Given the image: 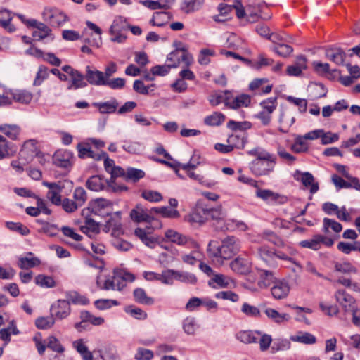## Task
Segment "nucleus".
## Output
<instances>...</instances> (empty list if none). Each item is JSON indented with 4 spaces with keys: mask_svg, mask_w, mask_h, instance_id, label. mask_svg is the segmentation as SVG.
Listing matches in <instances>:
<instances>
[{
    "mask_svg": "<svg viewBox=\"0 0 360 360\" xmlns=\"http://www.w3.org/2000/svg\"><path fill=\"white\" fill-rule=\"evenodd\" d=\"M225 115L219 112H214L205 117L204 123L208 126H219L225 120Z\"/></svg>",
    "mask_w": 360,
    "mask_h": 360,
    "instance_id": "obj_32",
    "label": "nucleus"
},
{
    "mask_svg": "<svg viewBox=\"0 0 360 360\" xmlns=\"http://www.w3.org/2000/svg\"><path fill=\"white\" fill-rule=\"evenodd\" d=\"M250 96L248 94H242L233 98L231 109L236 110L243 106L248 107L250 105Z\"/></svg>",
    "mask_w": 360,
    "mask_h": 360,
    "instance_id": "obj_35",
    "label": "nucleus"
},
{
    "mask_svg": "<svg viewBox=\"0 0 360 360\" xmlns=\"http://www.w3.org/2000/svg\"><path fill=\"white\" fill-rule=\"evenodd\" d=\"M127 27L128 25L122 17L116 18L110 27V34L112 35L115 33L122 32V31L126 30Z\"/></svg>",
    "mask_w": 360,
    "mask_h": 360,
    "instance_id": "obj_41",
    "label": "nucleus"
},
{
    "mask_svg": "<svg viewBox=\"0 0 360 360\" xmlns=\"http://www.w3.org/2000/svg\"><path fill=\"white\" fill-rule=\"evenodd\" d=\"M42 17L52 27H59L68 20V16L56 8H44Z\"/></svg>",
    "mask_w": 360,
    "mask_h": 360,
    "instance_id": "obj_3",
    "label": "nucleus"
},
{
    "mask_svg": "<svg viewBox=\"0 0 360 360\" xmlns=\"http://www.w3.org/2000/svg\"><path fill=\"white\" fill-rule=\"evenodd\" d=\"M256 196L262 199L264 201H269L271 202H278L283 203L286 200V198L279 193H274L269 189L258 188L256 191Z\"/></svg>",
    "mask_w": 360,
    "mask_h": 360,
    "instance_id": "obj_18",
    "label": "nucleus"
},
{
    "mask_svg": "<svg viewBox=\"0 0 360 360\" xmlns=\"http://www.w3.org/2000/svg\"><path fill=\"white\" fill-rule=\"evenodd\" d=\"M197 328L194 317H186L183 321L184 331L188 335H194Z\"/></svg>",
    "mask_w": 360,
    "mask_h": 360,
    "instance_id": "obj_52",
    "label": "nucleus"
},
{
    "mask_svg": "<svg viewBox=\"0 0 360 360\" xmlns=\"http://www.w3.org/2000/svg\"><path fill=\"white\" fill-rule=\"evenodd\" d=\"M131 219L137 223L145 221L151 222L154 218L147 213L143 206L141 204H137L130 212Z\"/></svg>",
    "mask_w": 360,
    "mask_h": 360,
    "instance_id": "obj_17",
    "label": "nucleus"
},
{
    "mask_svg": "<svg viewBox=\"0 0 360 360\" xmlns=\"http://www.w3.org/2000/svg\"><path fill=\"white\" fill-rule=\"evenodd\" d=\"M6 227L11 231L19 232L22 236H27L30 233L29 229L21 223L7 221Z\"/></svg>",
    "mask_w": 360,
    "mask_h": 360,
    "instance_id": "obj_61",
    "label": "nucleus"
},
{
    "mask_svg": "<svg viewBox=\"0 0 360 360\" xmlns=\"http://www.w3.org/2000/svg\"><path fill=\"white\" fill-rule=\"evenodd\" d=\"M12 96L15 101L23 104L30 103L32 99V94L25 90H17L12 93Z\"/></svg>",
    "mask_w": 360,
    "mask_h": 360,
    "instance_id": "obj_40",
    "label": "nucleus"
},
{
    "mask_svg": "<svg viewBox=\"0 0 360 360\" xmlns=\"http://www.w3.org/2000/svg\"><path fill=\"white\" fill-rule=\"evenodd\" d=\"M227 142L233 146V148H243L248 142V139L245 136L231 134L228 137Z\"/></svg>",
    "mask_w": 360,
    "mask_h": 360,
    "instance_id": "obj_46",
    "label": "nucleus"
},
{
    "mask_svg": "<svg viewBox=\"0 0 360 360\" xmlns=\"http://www.w3.org/2000/svg\"><path fill=\"white\" fill-rule=\"evenodd\" d=\"M271 292L272 296L276 300L284 299L288 296L290 292L289 284L285 280H277L273 284V286L271 289Z\"/></svg>",
    "mask_w": 360,
    "mask_h": 360,
    "instance_id": "obj_13",
    "label": "nucleus"
},
{
    "mask_svg": "<svg viewBox=\"0 0 360 360\" xmlns=\"http://www.w3.org/2000/svg\"><path fill=\"white\" fill-rule=\"evenodd\" d=\"M144 176L145 172L141 169L134 167H128L126 170L125 180L127 181H132L136 183Z\"/></svg>",
    "mask_w": 360,
    "mask_h": 360,
    "instance_id": "obj_33",
    "label": "nucleus"
},
{
    "mask_svg": "<svg viewBox=\"0 0 360 360\" xmlns=\"http://www.w3.org/2000/svg\"><path fill=\"white\" fill-rule=\"evenodd\" d=\"M49 77V68L44 65H40L37 72L36 77L34 80V86L41 85L43 80Z\"/></svg>",
    "mask_w": 360,
    "mask_h": 360,
    "instance_id": "obj_60",
    "label": "nucleus"
},
{
    "mask_svg": "<svg viewBox=\"0 0 360 360\" xmlns=\"http://www.w3.org/2000/svg\"><path fill=\"white\" fill-rule=\"evenodd\" d=\"M240 249V240L233 236H226L221 240V245H217L215 240L210 241L207 252L210 257L229 259L236 255Z\"/></svg>",
    "mask_w": 360,
    "mask_h": 360,
    "instance_id": "obj_1",
    "label": "nucleus"
},
{
    "mask_svg": "<svg viewBox=\"0 0 360 360\" xmlns=\"http://www.w3.org/2000/svg\"><path fill=\"white\" fill-rule=\"evenodd\" d=\"M75 202L79 207H82L87 200V194L82 187H77L73 193Z\"/></svg>",
    "mask_w": 360,
    "mask_h": 360,
    "instance_id": "obj_54",
    "label": "nucleus"
},
{
    "mask_svg": "<svg viewBox=\"0 0 360 360\" xmlns=\"http://www.w3.org/2000/svg\"><path fill=\"white\" fill-rule=\"evenodd\" d=\"M85 217V226L81 227L83 233L88 234L89 232L93 233H98L100 231L99 226L92 218L89 217V214L86 213L84 216Z\"/></svg>",
    "mask_w": 360,
    "mask_h": 360,
    "instance_id": "obj_31",
    "label": "nucleus"
},
{
    "mask_svg": "<svg viewBox=\"0 0 360 360\" xmlns=\"http://www.w3.org/2000/svg\"><path fill=\"white\" fill-rule=\"evenodd\" d=\"M12 19V13L9 10L2 9L0 11V26L8 32L15 31V27L11 24Z\"/></svg>",
    "mask_w": 360,
    "mask_h": 360,
    "instance_id": "obj_26",
    "label": "nucleus"
},
{
    "mask_svg": "<svg viewBox=\"0 0 360 360\" xmlns=\"http://www.w3.org/2000/svg\"><path fill=\"white\" fill-rule=\"evenodd\" d=\"M53 162L58 167L70 169L74 162L73 153L68 150H58L53 156Z\"/></svg>",
    "mask_w": 360,
    "mask_h": 360,
    "instance_id": "obj_5",
    "label": "nucleus"
},
{
    "mask_svg": "<svg viewBox=\"0 0 360 360\" xmlns=\"http://www.w3.org/2000/svg\"><path fill=\"white\" fill-rule=\"evenodd\" d=\"M105 191L115 193H120L128 191V187L123 184H119L116 180H108Z\"/></svg>",
    "mask_w": 360,
    "mask_h": 360,
    "instance_id": "obj_53",
    "label": "nucleus"
},
{
    "mask_svg": "<svg viewBox=\"0 0 360 360\" xmlns=\"http://www.w3.org/2000/svg\"><path fill=\"white\" fill-rule=\"evenodd\" d=\"M70 77L71 82L67 87L68 90H76L87 86V82L85 81V75H83L79 70H76L75 72L70 75Z\"/></svg>",
    "mask_w": 360,
    "mask_h": 360,
    "instance_id": "obj_25",
    "label": "nucleus"
},
{
    "mask_svg": "<svg viewBox=\"0 0 360 360\" xmlns=\"http://www.w3.org/2000/svg\"><path fill=\"white\" fill-rule=\"evenodd\" d=\"M262 260L271 269L277 267L278 264L275 259L276 250H272L266 246H262L257 250Z\"/></svg>",
    "mask_w": 360,
    "mask_h": 360,
    "instance_id": "obj_16",
    "label": "nucleus"
},
{
    "mask_svg": "<svg viewBox=\"0 0 360 360\" xmlns=\"http://www.w3.org/2000/svg\"><path fill=\"white\" fill-rule=\"evenodd\" d=\"M231 269L238 274H247L250 272V262L244 258L237 257L230 263Z\"/></svg>",
    "mask_w": 360,
    "mask_h": 360,
    "instance_id": "obj_21",
    "label": "nucleus"
},
{
    "mask_svg": "<svg viewBox=\"0 0 360 360\" xmlns=\"http://www.w3.org/2000/svg\"><path fill=\"white\" fill-rule=\"evenodd\" d=\"M207 207L197 205L189 214L184 217V219L192 224H202L207 220Z\"/></svg>",
    "mask_w": 360,
    "mask_h": 360,
    "instance_id": "obj_6",
    "label": "nucleus"
},
{
    "mask_svg": "<svg viewBox=\"0 0 360 360\" xmlns=\"http://www.w3.org/2000/svg\"><path fill=\"white\" fill-rule=\"evenodd\" d=\"M107 181L108 179H104L100 175H94L87 179L86 182V186L88 189L93 191L105 190Z\"/></svg>",
    "mask_w": 360,
    "mask_h": 360,
    "instance_id": "obj_23",
    "label": "nucleus"
},
{
    "mask_svg": "<svg viewBox=\"0 0 360 360\" xmlns=\"http://www.w3.org/2000/svg\"><path fill=\"white\" fill-rule=\"evenodd\" d=\"M119 302L115 300L99 299L94 302L95 307L99 310L110 309L112 306H117Z\"/></svg>",
    "mask_w": 360,
    "mask_h": 360,
    "instance_id": "obj_57",
    "label": "nucleus"
},
{
    "mask_svg": "<svg viewBox=\"0 0 360 360\" xmlns=\"http://www.w3.org/2000/svg\"><path fill=\"white\" fill-rule=\"evenodd\" d=\"M71 311L70 304L65 300H58L57 303L51 305V313L56 319H63L69 316Z\"/></svg>",
    "mask_w": 360,
    "mask_h": 360,
    "instance_id": "obj_11",
    "label": "nucleus"
},
{
    "mask_svg": "<svg viewBox=\"0 0 360 360\" xmlns=\"http://www.w3.org/2000/svg\"><path fill=\"white\" fill-rule=\"evenodd\" d=\"M262 238L278 248H283L285 246L283 240L272 231H264Z\"/></svg>",
    "mask_w": 360,
    "mask_h": 360,
    "instance_id": "obj_34",
    "label": "nucleus"
},
{
    "mask_svg": "<svg viewBox=\"0 0 360 360\" xmlns=\"http://www.w3.org/2000/svg\"><path fill=\"white\" fill-rule=\"evenodd\" d=\"M276 158L270 153V158L262 160H254L250 164L252 172L257 176L269 175L274 169Z\"/></svg>",
    "mask_w": 360,
    "mask_h": 360,
    "instance_id": "obj_2",
    "label": "nucleus"
},
{
    "mask_svg": "<svg viewBox=\"0 0 360 360\" xmlns=\"http://www.w3.org/2000/svg\"><path fill=\"white\" fill-rule=\"evenodd\" d=\"M125 311L137 319H145L147 317L146 312L141 309L134 306H129L126 307Z\"/></svg>",
    "mask_w": 360,
    "mask_h": 360,
    "instance_id": "obj_63",
    "label": "nucleus"
},
{
    "mask_svg": "<svg viewBox=\"0 0 360 360\" xmlns=\"http://www.w3.org/2000/svg\"><path fill=\"white\" fill-rule=\"evenodd\" d=\"M204 3V0H184L181 9L186 13L193 12L200 9Z\"/></svg>",
    "mask_w": 360,
    "mask_h": 360,
    "instance_id": "obj_45",
    "label": "nucleus"
},
{
    "mask_svg": "<svg viewBox=\"0 0 360 360\" xmlns=\"http://www.w3.org/2000/svg\"><path fill=\"white\" fill-rule=\"evenodd\" d=\"M176 68V64H169V65H155L150 69V72L153 75L158 76H165L169 73L171 68Z\"/></svg>",
    "mask_w": 360,
    "mask_h": 360,
    "instance_id": "obj_51",
    "label": "nucleus"
},
{
    "mask_svg": "<svg viewBox=\"0 0 360 360\" xmlns=\"http://www.w3.org/2000/svg\"><path fill=\"white\" fill-rule=\"evenodd\" d=\"M207 220L210 217L212 219L215 220L217 223L216 229L220 231L227 230L228 228L224 224L225 213L222 211L221 206H218L215 208H207Z\"/></svg>",
    "mask_w": 360,
    "mask_h": 360,
    "instance_id": "obj_14",
    "label": "nucleus"
},
{
    "mask_svg": "<svg viewBox=\"0 0 360 360\" xmlns=\"http://www.w3.org/2000/svg\"><path fill=\"white\" fill-rule=\"evenodd\" d=\"M260 105L267 113L271 114L277 106V97H270L260 103Z\"/></svg>",
    "mask_w": 360,
    "mask_h": 360,
    "instance_id": "obj_59",
    "label": "nucleus"
},
{
    "mask_svg": "<svg viewBox=\"0 0 360 360\" xmlns=\"http://www.w3.org/2000/svg\"><path fill=\"white\" fill-rule=\"evenodd\" d=\"M257 335H261L259 331H240L237 334V339L245 344L256 343L258 341Z\"/></svg>",
    "mask_w": 360,
    "mask_h": 360,
    "instance_id": "obj_29",
    "label": "nucleus"
},
{
    "mask_svg": "<svg viewBox=\"0 0 360 360\" xmlns=\"http://www.w3.org/2000/svg\"><path fill=\"white\" fill-rule=\"evenodd\" d=\"M79 317L83 322H87L96 326L102 325L105 321L103 318L95 316L86 310L82 311Z\"/></svg>",
    "mask_w": 360,
    "mask_h": 360,
    "instance_id": "obj_30",
    "label": "nucleus"
},
{
    "mask_svg": "<svg viewBox=\"0 0 360 360\" xmlns=\"http://www.w3.org/2000/svg\"><path fill=\"white\" fill-rule=\"evenodd\" d=\"M35 283L37 285L43 288H53L56 286V282L53 277L39 274L35 277Z\"/></svg>",
    "mask_w": 360,
    "mask_h": 360,
    "instance_id": "obj_48",
    "label": "nucleus"
},
{
    "mask_svg": "<svg viewBox=\"0 0 360 360\" xmlns=\"http://www.w3.org/2000/svg\"><path fill=\"white\" fill-rule=\"evenodd\" d=\"M292 340L305 345H312L316 343V338L310 333H300L299 335L292 337Z\"/></svg>",
    "mask_w": 360,
    "mask_h": 360,
    "instance_id": "obj_43",
    "label": "nucleus"
},
{
    "mask_svg": "<svg viewBox=\"0 0 360 360\" xmlns=\"http://www.w3.org/2000/svg\"><path fill=\"white\" fill-rule=\"evenodd\" d=\"M266 315L273 319L276 323H281L283 321H288L290 316L288 314H280L276 309L268 308L265 310Z\"/></svg>",
    "mask_w": 360,
    "mask_h": 360,
    "instance_id": "obj_50",
    "label": "nucleus"
},
{
    "mask_svg": "<svg viewBox=\"0 0 360 360\" xmlns=\"http://www.w3.org/2000/svg\"><path fill=\"white\" fill-rule=\"evenodd\" d=\"M134 300L141 304L152 305L154 304V299L148 297L144 289L137 288L133 292Z\"/></svg>",
    "mask_w": 360,
    "mask_h": 360,
    "instance_id": "obj_27",
    "label": "nucleus"
},
{
    "mask_svg": "<svg viewBox=\"0 0 360 360\" xmlns=\"http://www.w3.org/2000/svg\"><path fill=\"white\" fill-rule=\"evenodd\" d=\"M175 270L167 269L160 274L159 281L166 285H172L175 279Z\"/></svg>",
    "mask_w": 360,
    "mask_h": 360,
    "instance_id": "obj_58",
    "label": "nucleus"
},
{
    "mask_svg": "<svg viewBox=\"0 0 360 360\" xmlns=\"http://www.w3.org/2000/svg\"><path fill=\"white\" fill-rule=\"evenodd\" d=\"M326 57L338 65H344L346 58L345 52L340 47L332 46L326 49Z\"/></svg>",
    "mask_w": 360,
    "mask_h": 360,
    "instance_id": "obj_15",
    "label": "nucleus"
},
{
    "mask_svg": "<svg viewBox=\"0 0 360 360\" xmlns=\"http://www.w3.org/2000/svg\"><path fill=\"white\" fill-rule=\"evenodd\" d=\"M104 86H108L112 89H120L125 86V79L124 78H115L112 79H105Z\"/></svg>",
    "mask_w": 360,
    "mask_h": 360,
    "instance_id": "obj_64",
    "label": "nucleus"
},
{
    "mask_svg": "<svg viewBox=\"0 0 360 360\" xmlns=\"http://www.w3.org/2000/svg\"><path fill=\"white\" fill-rule=\"evenodd\" d=\"M85 79L87 84L94 86H104L105 79L104 73L96 70L94 67L87 65L86 67Z\"/></svg>",
    "mask_w": 360,
    "mask_h": 360,
    "instance_id": "obj_10",
    "label": "nucleus"
},
{
    "mask_svg": "<svg viewBox=\"0 0 360 360\" xmlns=\"http://www.w3.org/2000/svg\"><path fill=\"white\" fill-rule=\"evenodd\" d=\"M175 279L183 283L195 284L197 282L196 276L188 272H183L175 270Z\"/></svg>",
    "mask_w": 360,
    "mask_h": 360,
    "instance_id": "obj_49",
    "label": "nucleus"
},
{
    "mask_svg": "<svg viewBox=\"0 0 360 360\" xmlns=\"http://www.w3.org/2000/svg\"><path fill=\"white\" fill-rule=\"evenodd\" d=\"M293 176L295 179L301 181L305 187H310L311 194H314L319 191V183L314 182V178L310 172H301L300 170H296Z\"/></svg>",
    "mask_w": 360,
    "mask_h": 360,
    "instance_id": "obj_9",
    "label": "nucleus"
},
{
    "mask_svg": "<svg viewBox=\"0 0 360 360\" xmlns=\"http://www.w3.org/2000/svg\"><path fill=\"white\" fill-rule=\"evenodd\" d=\"M42 184L49 188V190L46 193V198L52 204L59 206L62 203L61 195L64 186L61 182H48L43 181Z\"/></svg>",
    "mask_w": 360,
    "mask_h": 360,
    "instance_id": "obj_4",
    "label": "nucleus"
},
{
    "mask_svg": "<svg viewBox=\"0 0 360 360\" xmlns=\"http://www.w3.org/2000/svg\"><path fill=\"white\" fill-rule=\"evenodd\" d=\"M56 319L55 316L52 315V313H51L50 316H42L37 319L35 321V325L39 329L46 330L51 328L53 326Z\"/></svg>",
    "mask_w": 360,
    "mask_h": 360,
    "instance_id": "obj_37",
    "label": "nucleus"
},
{
    "mask_svg": "<svg viewBox=\"0 0 360 360\" xmlns=\"http://www.w3.org/2000/svg\"><path fill=\"white\" fill-rule=\"evenodd\" d=\"M40 264L41 261L38 257H32L29 258L27 257H24L19 259L18 266L20 269H25L39 266Z\"/></svg>",
    "mask_w": 360,
    "mask_h": 360,
    "instance_id": "obj_42",
    "label": "nucleus"
},
{
    "mask_svg": "<svg viewBox=\"0 0 360 360\" xmlns=\"http://www.w3.org/2000/svg\"><path fill=\"white\" fill-rule=\"evenodd\" d=\"M0 131L12 140H15L20 134V128L15 124H2L0 125Z\"/></svg>",
    "mask_w": 360,
    "mask_h": 360,
    "instance_id": "obj_38",
    "label": "nucleus"
},
{
    "mask_svg": "<svg viewBox=\"0 0 360 360\" xmlns=\"http://www.w3.org/2000/svg\"><path fill=\"white\" fill-rule=\"evenodd\" d=\"M141 196L149 202H160L162 200V196L160 193L152 190L143 191L141 193Z\"/></svg>",
    "mask_w": 360,
    "mask_h": 360,
    "instance_id": "obj_62",
    "label": "nucleus"
},
{
    "mask_svg": "<svg viewBox=\"0 0 360 360\" xmlns=\"http://www.w3.org/2000/svg\"><path fill=\"white\" fill-rule=\"evenodd\" d=\"M272 50L275 51L278 55L284 58L289 56L293 51L292 46L283 43L278 44V45H275L272 48Z\"/></svg>",
    "mask_w": 360,
    "mask_h": 360,
    "instance_id": "obj_56",
    "label": "nucleus"
},
{
    "mask_svg": "<svg viewBox=\"0 0 360 360\" xmlns=\"http://www.w3.org/2000/svg\"><path fill=\"white\" fill-rule=\"evenodd\" d=\"M26 25L37 29V30L32 32V37L37 41H41L51 35V30L44 22H39L35 19L26 20Z\"/></svg>",
    "mask_w": 360,
    "mask_h": 360,
    "instance_id": "obj_7",
    "label": "nucleus"
},
{
    "mask_svg": "<svg viewBox=\"0 0 360 360\" xmlns=\"http://www.w3.org/2000/svg\"><path fill=\"white\" fill-rule=\"evenodd\" d=\"M227 127L232 131H245L251 127V124L249 122H236L234 120H229L227 123Z\"/></svg>",
    "mask_w": 360,
    "mask_h": 360,
    "instance_id": "obj_55",
    "label": "nucleus"
},
{
    "mask_svg": "<svg viewBox=\"0 0 360 360\" xmlns=\"http://www.w3.org/2000/svg\"><path fill=\"white\" fill-rule=\"evenodd\" d=\"M336 301L342 307L345 312L353 311L356 307L355 299L345 290H338L335 292Z\"/></svg>",
    "mask_w": 360,
    "mask_h": 360,
    "instance_id": "obj_8",
    "label": "nucleus"
},
{
    "mask_svg": "<svg viewBox=\"0 0 360 360\" xmlns=\"http://www.w3.org/2000/svg\"><path fill=\"white\" fill-rule=\"evenodd\" d=\"M92 105L97 108L101 114H110L116 112L119 103L115 98H112L106 102H94Z\"/></svg>",
    "mask_w": 360,
    "mask_h": 360,
    "instance_id": "obj_22",
    "label": "nucleus"
},
{
    "mask_svg": "<svg viewBox=\"0 0 360 360\" xmlns=\"http://www.w3.org/2000/svg\"><path fill=\"white\" fill-rule=\"evenodd\" d=\"M256 270L259 277L258 285L260 288H266L277 281L272 270L263 267H256Z\"/></svg>",
    "mask_w": 360,
    "mask_h": 360,
    "instance_id": "obj_12",
    "label": "nucleus"
},
{
    "mask_svg": "<svg viewBox=\"0 0 360 360\" xmlns=\"http://www.w3.org/2000/svg\"><path fill=\"white\" fill-rule=\"evenodd\" d=\"M165 237L168 238L171 242L175 243L180 245H183L187 242V238L185 236L172 229L167 230L165 232Z\"/></svg>",
    "mask_w": 360,
    "mask_h": 360,
    "instance_id": "obj_39",
    "label": "nucleus"
},
{
    "mask_svg": "<svg viewBox=\"0 0 360 360\" xmlns=\"http://www.w3.org/2000/svg\"><path fill=\"white\" fill-rule=\"evenodd\" d=\"M17 152L16 146L0 135V160L13 156Z\"/></svg>",
    "mask_w": 360,
    "mask_h": 360,
    "instance_id": "obj_20",
    "label": "nucleus"
},
{
    "mask_svg": "<svg viewBox=\"0 0 360 360\" xmlns=\"http://www.w3.org/2000/svg\"><path fill=\"white\" fill-rule=\"evenodd\" d=\"M331 228L335 233H340L342 229V226L340 223L329 218H324L323 220V231L324 233H328V229Z\"/></svg>",
    "mask_w": 360,
    "mask_h": 360,
    "instance_id": "obj_47",
    "label": "nucleus"
},
{
    "mask_svg": "<svg viewBox=\"0 0 360 360\" xmlns=\"http://www.w3.org/2000/svg\"><path fill=\"white\" fill-rule=\"evenodd\" d=\"M334 268L335 271L345 274L357 272L356 268L349 262H336L334 263Z\"/></svg>",
    "mask_w": 360,
    "mask_h": 360,
    "instance_id": "obj_36",
    "label": "nucleus"
},
{
    "mask_svg": "<svg viewBox=\"0 0 360 360\" xmlns=\"http://www.w3.org/2000/svg\"><path fill=\"white\" fill-rule=\"evenodd\" d=\"M111 205L112 202L107 199L96 198L89 202V207L86 209L82 210V215L84 216L86 213L89 214L90 212L96 214L101 209L109 207Z\"/></svg>",
    "mask_w": 360,
    "mask_h": 360,
    "instance_id": "obj_19",
    "label": "nucleus"
},
{
    "mask_svg": "<svg viewBox=\"0 0 360 360\" xmlns=\"http://www.w3.org/2000/svg\"><path fill=\"white\" fill-rule=\"evenodd\" d=\"M231 278L223 274H214V276L208 281L210 287L213 288H226L229 286Z\"/></svg>",
    "mask_w": 360,
    "mask_h": 360,
    "instance_id": "obj_28",
    "label": "nucleus"
},
{
    "mask_svg": "<svg viewBox=\"0 0 360 360\" xmlns=\"http://www.w3.org/2000/svg\"><path fill=\"white\" fill-rule=\"evenodd\" d=\"M290 342L287 339L277 338L275 339L271 345V352L276 353L280 351H285L290 349Z\"/></svg>",
    "mask_w": 360,
    "mask_h": 360,
    "instance_id": "obj_44",
    "label": "nucleus"
},
{
    "mask_svg": "<svg viewBox=\"0 0 360 360\" xmlns=\"http://www.w3.org/2000/svg\"><path fill=\"white\" fill-rule=\"evenodd\" d=\"M20 155L21 157H24L27 155L31 158L34 156L41 158L43 156L37 146L36 141L34 139L27 140L24 143Z\"/></svg>",
    "mask_w": 360,
    "mask_h": 360,
    "instance_id": "obj_24",
    "label": "nucleus"
}]
</instances>
